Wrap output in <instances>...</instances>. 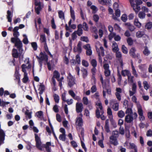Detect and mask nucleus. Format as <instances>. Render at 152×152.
<instances>
[{"mask_svg": "<svg viewBox=\"0 0 152 152\" xmlns=\"http://www.w3.org/2000/svg\"><path fill=\"white\" fill-rule=\"evenodd\" d=\"M34 135L36 147L38 149L42 151V148L41 145L42 142L41 141L40 138L37 134H35Z\"/></svg>", "mask_w": 152, "mask_h": 152, "instance_id": "2", "label": "nucleus"}, {"mask_svg": "<svg viewBox=\"0 0 152 152\" xmlns=\"http://www.w3.org/2000/svg\"><path fill=\"white\" fill-rule=\"evenodd\" d=\"M25 114L26 115V117L30 119L31 118V112H29L28 110H26L25 113Z\"/></svg>", "mask_w": 152, "mask_h": 152, "instance_id": "25", "label": "nucleus"}, {"mask_svg": "<svg viewBox=\"0 0 152 152\" xmlns=\"http://www.w3.org/2000/svg\"><path fill=\"white\" fill-rule=\"evenodd\" d=\"M28 80L29 78L28 76V75H24V77L22 79L23 82L24 83H27Z\"/></svg>", "mask_w": 152, "mask_h": 152, "instance_id": "41", "label": "nucleus"}, {"mask_svg": "<svg viewBox=\"0 0 152 152\" xmlns=\"http://www.w3.org/2000/svg\"><path fill=\"white\" fill-rule=\"evenodd\" d=\"M75 60L77 64H80V58L79 55L77 54L76 55Z\"/></svg>", "mask_w": 152, "mask_h": 152, "instance_id": "45", "label": "nucleus"}, {"mask_svg": "<svg viewBox=\"0 0 152 152\" xmlns=\"http://www.w3.org/2000/svg\"><path fill=\"white\" fill-rule=\"evenodd\" d=\"M115 56L120 64L121 67H122L123 66V64L122 56L121 52L118 51L115 53Z\"/></svg>", "mask_w": 152, "mask_h": 152, "instance_id": "5", "label": "nucleus"}, {"mask_svg": "<svg viewBox=\"0 0 152 152\" xmlns=\"http://www.w3.org/2000/svg\"><path fill=\"white\" fill-rule=\"evenodd\" d=\"M134 118L133 117L132 115L128 114L126 115L125 117V121L127 123H131L132 122Z\"/></svg>", "mask_w": 152, "mask_h": 152, "instance_id": "13", "label": "nucleus"}, {"mask_svg": "<svg viewBox=\"0 0 152 152\" xmlns=\"http://www.w3.org/2000/svg\"><path fill=\"white\" fill-rule=\"evenodd\" d=\"M110 120L111 123V125L113 126V128H116L117 125L116 123L115 122V121L113 119H110Z\"/></svg>", "mask_w": 152, "mask_h": 152, "instance_id": "54", "label": "nucleus"}, {"mask_svg": "<svg viewBox=\"0 0 152 152\" xmlns=\"http://www.w3.org/2000/svg\"><path fill=\"white\" fill-rule=\"evenodd\" d=\"M112 135L111 136H113L114 137L117 138L118 137L119 134L117 131H113L112 132Z\"/></svg>", "mask_w": 152, "mask_h": 152, "instance_id": "43", "label": "nucleus"}, {"mask_svg": "<svg viewBox=\"0 0 152 152\" xmlns=\"http://www.w3.org/2000/svg\"><path fill=\"white\" fill-rule=\"evenodd\" d=\"M125 113L126 114H128L129 115H132L133 113L132 109L129 107L127 108L126 111Z\"/></svg>", "mask_w": 152, "mask_h": 152, "instance_id": "40", "label": "nucleus"}, {"mask_svg": "<svg viewBox=\"0 0 152 152\" xmlns=\"http://www.w3.org/2000/svg\"><path fill=\"white\" fill-rule=\"evenodd\" d=\"M51 26L53 29H55L56 28V26L55 24L54 18H53L51 20Z\"/></svg>", "mask_w": 152, "mask_h": 152, "instance_id": "51", "label": "nucleus"}, {"mask_svg": "<svg viewBox=\"0 0 152 152\" xmlns=\"http://www.w3.org/2000/svg\"><path fill=\"white\" fill-rule=\"evenodd\" d=\"M118 115L119 117L122 118L124 116L125 113L124 111L121 110L118 112Z\"/></svg>", "mask_w": 152, "mask_h": 152, "instance_id": "44", "label": "nucleus"}, {"mask_svg": "<svg viewBox=\"0 0 152 152\" xmlns=\"http://www.w3.org/2000/svg\"><path fill=\"white\" fill-rule=\"evenodd\" d=\"M130 146L128 148L129 149H134V151L135 150H136L137 149V146L135 145V144L134 143H129Z\"/></svg>", "mask_w": 152, "mask_h": 152, "instance_id": "33", "label": "nucleus"}, {"mask_svg": "<svg viewBox=\"0 0 152 152\" xmlns=\"http://www.w3.org/2000/svg\"><path fill=\"white\" fill-rule=\"evenodd\" d=\"M81 71L82 72V77L84 79H85L88 75L87 71L86 69L83 68Z\"/></svg>", "mask_w": 152, "mask_h": 152, "instance_id": "23", "label": "nucleus"}, {"mask_svg": "<svg viewBox=\"0 0 152 152\" xmlns=\"http://www.w3.org/2000/svg\"><path fill=\"white\" fill-rule=\"evenodd\" d=\"M19 67L15 66V72L14 74V77L17 80L20 78V75L19 73Z\"/></svg>", "mask_w": 152, "mask_h": 152, "instance_id": "14", "label": "nucleus"}, {"mask_svg": "<svg viewBox=\"0 0 152 152\" xmlns=\"http://www.w3.org/2000/svg\"><path fill=\"white\" fill-rule=\"evenodd\" d=\"M90 63L93 67H96L97 66V62L96 59H92Z\"/></svg>", "mask_w": 152, "mask_h": 152, "instance_id": "32", "label": "nucleus"}, {"mask_svg": "<svg viewBox=\"0 0 152 152\" xmlns=\"http://www.w3.org/2000/svg\"><path fill=\"white\" fill-rule=\"evenodd\" d=\"M139 5L135 4L133 6H132L133 7L134 11L137 14L140 10V8Z\"/></svg>", "mask_w": 152, "mask_h": 152, "instance_id": "19", "label": "nucleus"}, {"mask_svg": "<svg viewBox=\"0 0 152 152\" xmlns=\"http://www.w3.org/2000/svg\"><path fill=\"white\" fill-rule=\"evenodd\" d=\"M59 138L60 140L63 141H65L66 139L65 134H60Z\"/></svg>", "mask_w": 152, "mask_h": 152, "instance_id": "39", "label": "nucleus"}, {"mask_svg": "<svg viewBox=\"0 0 152 152\" xmlns=\"http://www.w3.org/2000/svg\"><path fill=\"white\" fill-rule=\"evenodd\" d=\"M60 75L59 72L56 70H55L53 72V75L52 77L56 78L57 80L59 79Z\"/></svg>", "mask_w": 152, "mask_h": 152, "instance_id": "21", "label": "nucleus"}, {"mask_svg": "<svg viewBox=\"0 0 152 152\" xmlns=\"http://www.w3.org/2000/svg\"><path fill=\"white\" fill-rule=\"evenodd\" d=\"M121 20L124 22H126L127 19V16L126 14H123L121 17Z\"/></svg>", "mask_w": 152, "mask_h": 152, "instance_id": "55", "label": "nucleus"}, {"mask_svg": "<svg viewBox=\"0 0 152 152\" xmlns=\"http://www.w3.org/2000/svg\"><path fill=\"white\" fill-rule=\"evenodd\" d=\"M44 44V49L45 50V51L48 54V55L50 56L51 58H52L53 57V56L51 53L49 51L47 43H45V44Z\"/></svg>", "mask_w": 152, "mask_h": 152, "instance_id": "17", "label": "nucleus"}, {"mask_svg": "<svg viewBox=\"0 0 152 152\" xmlns=\"http://www.w3.org/2000/svg\"><path fill=\"white\" fill-rule=\"evenodd\" d=\"M83 101L84 104L86 105L88 104V100L87 97H83Z\"/></svg>", "mask_w": 152, "mask_h": 152, "instance_id": "57", "label": "nucleus"}, {"mask_svg": "<svg viewBox=\"0 0 152 152\" xmlns=\"http://www.w3.org/2000/svg\"><path fill=\"white\" fill-rule=\"evenodd\" d=\"M110 143L115 146L118 144L117 138L114 137L113 136H110Z\"/></svg>", "mask_w": 152, "mask_h": 152, "instance_id": "9", "label": "nucleus"}, {"mask_svg": "<svg viewBox=\"0 0 152 152\" xmlns=\"http://www.w3.org/2000/svg\"><path fill=\"white\" fill-rule=\"evenodd\" d=\"M39 56H36V58H37L39 60V62L40 64V66H42V62L43 61H45L46 62H47L48 61V56L46 54L45 52L43 53L41 52L39 55Z\"/></svg>", "mask_w": 152, "mask_h": 152, "instance_id": "1", "label": "nucleus"}, {"mask_svg": "<svg viewBox=\"0 0 152 152\" xmlns=\"http://www.w3.org/2000/svg\"><path fill=\"white\" fill-rule=\"evenodd\" d=\"M17 49L15 48H13L12 50V56L14 58H18L19 57V54Z\"/></svg>", "mask_w": 152, "mask_h": 152, "instance_id": "12", "label": "nucleus"}, {"mask_svg": "<svg viewBox=\"0 0 152 152\" xmlns=\"http://www.w3.org/2000/svg\"><path fill=\"white\" fill-rule=\"evenodd\" d=\"M109 120L108 119H107L106 120L105 124L104 127L105 131L107 133H109L110 132V130L109 128Z\"/></svg>", "mask_w": 152, "mask_h": 152, "instance_id": "15", "label": "nucleus"}, {"mask_svg": "<svg viewBox=\"0 0 152 152\" xmlns=\"http://www.w3.org/2000/svg\"><path fill=\"white\" fill-rule=\"evenodd\" d=\"M96 105L99 107V108L101 110V113L103 114L104 113V111L103 109V107L102 106V104L101 102L98 103V104L96 103Z\"/></svg>", "mask_w": 152, "mask_h": 152, "instance_id": "47", "label": "nucleus"}, {"mask_svg": "<svg viewBox=\"0 0 152 152\" xmlns=\"http://www.w3.org/2000/svg\"><path fill=\"white\" fill-rule=\"evenodd\" d=\"M35 5L36 6H38L37 7H35V11L37 15H39L40 13V11L42 9L41 2H39L38 3H35Z\"/></svg>", "mask_w": 152, "mask_h": 152, "instance_id": "10", "label": "nucleus"}, {"mask_svg": "<svg viewBox=\"0 0 152 152\" xmlns=\"http://www.w3.org/2000/svg\"><path fill=\"white\" fill-rule=\"evenodd\" d=\"M77 51L78 52L80 53L82 52V48L81 47V42H79L78 43L77 45Z\"/></svg>", "mask_w": 152, "mask_h": 152, "instance_id": "38", "label": "nucleus"}, {"mask_svg": "<svg viewBox=\"0 0 152 152\" xmlns=\"http://www.w3.org/2000/svg\"><path fill=\"white\" fill-rule=\"evenodd\" d=\"M119 104L118 103H114L113 106V109L115 111H117L118 110Z\"/></svg>", "mask_w": 152, "mask_h": 152, "instance_id": "46", "label": "nucleus"}, {"mask_svg": "<svg viewBox=\"0 0 152 152\" xmlns=\"http://www.w3.org/2000/svg\"><path fill=\"white\" fill-rule=\"evenodd\" d=\"M150 52L148 50L147 47L145 46V49L143 51V54L145 56H148L150 53Z\"/></svg>", "mask_w": 152, "mask_h": 152, "instance_id": "31", "label": "nucleus"}, {"mask_svg": "<svg viewBox=\"0 0 152 152\" xmlns=\"http://www.w3.org/2000/svg\"><path fill=\"white\" fill-rule=\"evenodd\" d=\"M127 77L128 82L130 83H133L134 77L131 76L130 73L128 75Z\"/></svg>", "mask_w": 152, "mask_h": 152, "instance_id": "29", "label": "nucleus"}, {"mask_svg": "<svg viewBox=\"0 0 152 152\" xmlns=\"http://www.w3.org/2000/svg\"><path fill=\"white\" fill-rule=\"evenodd\" d=\"M36 114H38L37 116L39 118H41V117L43 116V112L42 111H38L37 112Z\"/></svg>", "mask_w": 152, "mask_h": 152, "instance_id": "59", "label": "nucleus"}, {"mask_svg": "<svg viewBox=\"0 0 152 152\" xmlns=\"http://www.w3.org/2000/svg\"><path fill=\"white\" fill-rule=\"evenodd\" d=\"M100 112L98 108H97L96 111V116L97 118H99L100 117Z\"/></svg>", "mask_w": 152, "mask_h": 152, "instance_id": "63", "label": "nucleus"}, {"mask_svg": "<svg viewBox=\"0 0 152 152\" xmlns=\"http://www.w3.org/2000/svg\"><path fill=\"white\" fill-rule=\"evenodd\" d=\"M152 27V23L151 22H148L147 23L145 26V28L147 29H150Z\"/></svg>", "mask_w": 152, "mask_h": 152, "instance_id": "28", "label": "nucleus"}, {"mask_svg": "<svg viewBox=\"0 0 152 152\" xmlns=\"http://www.w3.org/2000/svg\"><path fill=\"white\" fill-rule=\"evenodd\" d=\"M127 42L129 46H131L133 45V41L132 38L129 37L127 39Z\"/></svg>", "mask_w": 152, "mask_h": 152, "instance_id": "35", "label": "nucleus"}, {"mask_svg": "<svg viewBox=\"0 0 152 152\" xmlns=\"http://www.w3.org/2000/svg\"><path fill=\"white\" fill-rule=\"evenodd\" d=\"M82 64L83 66L86 67H87L89 66L88 62L84 60H83L82 61Z\"/></svg>", "mask_w": 152, "mask_h": 152, "instance_id": "53", "label": "nucleus"}, {"mask_svg": "<svg viewBox=\"0 0 152 152\" xmlns=\"http://www.w3.org/2000/svg\"><path fill=\"white\" fill-rule=\"evenodd\" d=\"M99 145L102 148H104V144H103V140H99L98 142Z\"/></svg>", "mask_w": 152, "mask_h": 152, "instance_id": "62", "label": "nucleus"}, {"mask_svg": "<svg viewBox=\"0 0 152 152\" xmlns=\"http://www.w3.org/2000/svg\"><path fill=\"white\" fill-rule=\"evenodd\" d=\"M108 12L110 14H112V18L113 19H114L115 20H118L117 18L115 17V16L114 15V14L113 13V9L110 7H109L108 9Z\"/></svg>", "mask_w": 152, "mask_h": 152, "instance_id": "24", "label": "nucleus"}, {"mask_svg": "<svg viewBox=\"0 0 152 152\" xmlns=\"http://www.w3.org/2000/svg\"><path fill=\"white\" fill-rule=\"evenodd\" d=\"M67 79L68 85L70 87H72L75 84V78L72 75L71 73H69V75L67 77Z\"/></svg>", "mask_w": 152, "mask_h": 152, "instance_id": "3", "label": "nucleus"}, {"mask_svg": "<svg viewBox=\"0 0 152 152\" xmlns=\"http://www.w3.org/2000/svg\"><path fill=\"white\" fill-rule=\"evenodd\" d=\"M40 40L42 43L43 42L44 44L46 43V38L45 34H42L40 36Z\"/></svg>", "mask_w": 152, "mask_h": 152, "instance_id": "27", "label": "nucleus"}, {"mask_svg": "<svg viewBox=\"0 0 152 152\" xmlns=\"http://www.w3.org/2000/svg\"><path fill=\"white\" fill-rule=\"evenodd\" d=\"M113 45L115 46L114 48H113V52L114 53H116V52L118 51L119 49L118 47L117 44L115 42V43H113Z\"/></svg>", "mask_w": 152, "mask_h": 152, "instance_id": "26", "label": "nucleus"}, {"mask_svg": "<svg viewBox=\"0 0 152 152\" xmlns=\"http://www.w3.org/2000/svg\"><path fill=\"white\" fill-rule=\"evenodd\" d=\"M143 84L144 88L145 89L147 90L149 88V86L147 81H144L143 82Z\"/></svg>", "mask_w": 152, "mask_h": 152, "instance_id": "52", "label": "nucleus"}, {"mask_svg": "<svg viewBox=\"0 0 152 152\" xmlns=\"http://www.w3.org/2000/svg\"><path fill=\"white\" fill-rule=\"evenodd\" d=\"M121 12L119 9H117L115 11V15L116 17H119L120 15Z\"/></svg>", "mask_w": 152, "mask_h": 152, "instance_id": "56", "label": "nucleus"}, {"mask_svg": "<svg viewBox=\"0 0 152 152\" xmlns=\"http://www.w3.org/2000/svg\"><path fill=\"white\" fill-rule=\"evenodd\" d=\"M104 73L106 77H108L110 75V71L109 69L104 70Z\"/></svg>", "mask_w": 152, "mask_h": 152, "instance_id": "61", "label": "nucleus"}, {"mask_svg": "<svg viewBox=\"0 0 152 152\" xmlns=\"http://www.w3.org/2000/svg\"><path fill=\"white\" fill-rule=\"evenodd\" d=\"M70 8L71 17L72 19L74 20H75V15L74 11L72 9V7L71 6H70Z\"/></svg>", "mask_w": 152, "mask_h": 152, "instance_id": "20", "label": "nucleus"}, {"mask_svg": "<svg viewBox=\"0 0 152 152\" xmlns=\"http://www.w3.org/2000/svg\"><path fill=\"white\" fill-rule=\"evenodd\" d=\"M12 16V13L11 12V11L8 10L7 12V18L8 22H11Z\"/></svg>", "mask_w": 152, "mask_h": 152, "instance_id": "11", "label": "nucleus"}, {"mask_svg": "<svg viewBox=\"0 0 152 152\" xmlns=\"http://www.w3.org/2000/svg\"><path fill=\"white\" fill-rule=\"evenodd\" d=\"M15 46L18 49L19 51L20 52L22 53V51H23L22 47L23 45L22 42L20 41V39L18 40L17 42L15 44Z\"/></svg>", "mask_w": 152, "mask_h": 152, "instance_id": "7", "label": "nucleus"}, {"mask_svg": "<svg viewBox=\"0 0 152 152\" xmlns=\"http://www.w3.org/2000/svg\"><path fill=\"white\" fill-rule=\"evenodd\" d=\"M144 34V32L141 31H138L136 33L137 37L139 38L142 37Z\"/></svg>", "mask_w": 152, "mask_h": 152, "instance_id": "22", "label": "nucleus"}, {"mask_svg": "<svg viewBox=\"0 0 152 152\" xmlns=\"http://www.w3.org/2000/svg\"><path fill=\"white\" fill-rule=\"evenodd\" d=\"M31 45L34 50H36L37 49V45L36 42H32L31 43Z\"/></svg>", "mask_w": 152, "mask_h": 152, "instance_id": "48", "label": "nucleus"}, {"mask_svg": "<svg viewBox=\"0 0 152 152\" xmlns=\"http://www.w3.org/2000/svg\"><path fill=\"white\" fill-rule=\"evenodd\" d=\"M121 50L122 52L125 54H127L128 53V49L124 45H123L121 47Z\"/></svg>", "mask_w": 152, "mask_h": 152, "instance_id": "30", "label": "nucleus"}, {"mask_svg": "<svg viewBox=\"0 0 152 152\" xmlns=\"http://www.w3.org/2000/svg\"><path fill=\"white\" fill-rule=\"evenodd\" d=\"M83 109V105L82 103L77 102L76 104V111L77 113H81Z\"/></svg>", "mask_w": 152, "mask_h": 152, "instance_id": "6", "label": "nucleus"}, {"mask_svg": "<svg viewBox=\"0 0 152 152\" xmlns=\"http://www.w3.org/2000/svg\"><path fill=\"white\" fill-rule=\"evenodd\" d=\"M136 50L135 47L132 48L129 50V54L131 56L134 58H137V59L139 58L140 57L139 54L137 53L136 54L135 52Z\"/></svg>", "mask_w": 152, "mask_h": 152, "instance_id": "4", "label": "nucleus"}, {"mask_svg": "<svg viewBox=\"0 0 152 152\" xmlns=\"http://www.w3.org/2000/svg\"><path fill=\"white\" fill-rule=\"evenodd\" d=\"M59 18L61 20L65 19L64 13L62 10H59L58 12Z\"/></svg>", "mask_w": 152, "mask_h": 152, "instance_id": "18", "label": "nucleus"}, {"mask_svg": "<svg viewBox=\"0 0 152 152\" xmlns=\"http://www.w3.org/2000/svg\"><path fill=\"white\" fill-rule=\"evenodd\" d=\"M134 24L138 28H140L141 26V24L138 21L137 19H135V20Z\"/></svg>", "mask_w": 152, "mask_h": 152, "instance_id": "37", "label": "nucleus"}, {"mask_svg": "<svg viewBox=\"0 0 152 152\" xmlns=\"http://www.w3.org/2000/svg\"><path fill=\"white\" fill-rule=\"evenodd\" d=\"M145 13L143 12H140L138 14L139 17L141 19H144L145 16Z\"/></svg>", "mask_w": 152, "mask_h": 152, "instance_id": "34", "label": "nucleus"}, {"mask_svg": "<svg viewBox=\"0 0 152 152\" xmlns=\"http://www.w3.org/2000/svg\"><path fill=\"white\" fill-rule=\"evenodd\" d=\"M116 35L115 33H111L110 34L109 36V39L110 40H111L112 39L115 37Z\"/></svg>", "mask_w": 152, "mask_h": 152, "instance_id": "64", "label": "nucleus"}, {"mask_svg": "<svg viewBox=\"0 0 152 152\" xmlns=\"http://www.w3.org/2000/svg\"><path fill=\"white\" fill-rule=\"evenodd\" d=\"M83 29L86 31H88V27L87 24L86 22H83Z\"/></svg>", "mask_w": 152, "mask_h": 152, "instance_id": "49", "label": "nucleus"}, {"mask_svg": "<svg viewBox=\"0 0 152 152\" xmlns=\"http://www.w3.org/2000/svg\"><path fill=\"white\" fill-rule=\"evenodd\" d=\"M19 39H20L19 38L16 37H12L11 38V41L12 43L15 44Z\"/></svg>", "mask_w": 152, "mask_h": 152, "instance_id": "58", "label": "nucleus"}, {"mask_svg": "<svg viewBox=\"0 0 152 152\" xmlns=\"http://www.w3.org/2000/svg\"><path fill=\"white\" fill-rule=\"evenodd\" d=\"M76 124L79 127H82L83 125V121L82 118L77 117L76 118Z\"/></svg>", "mask_w": 152, "mask_h": 152, "instance_id": "8", "label": "nucleus"}, {"mask_svg": "<svg viewBox=\"0 0 152 152\" xmlns=\"http://www.w3.org/2000/svg\"><path fill=\"white\" fill-rule=\"evenodd\" d=\"M53 97L55 102L56 103H58L59 100V97L58 95L56 94H54L53 95Z\"/></svg>", "mask_w": 152, "mask_h": 152, "instance_id": "36", "label": "nucleus"}, {"mask_svg": "<svg viewBox=\"0 0 152 152\" xmlns=\"http://www.w3.org/2000/svg\"><path fill=\"white\" fill-rule=\"evenodd\" d=\"M121 73L123 76L125 77L126 75L128 76V75L130 73V72L128 70H122L121 71Z\"/></svg>", "mask_w": 152, "mask_h": 152, "instance_id": "42", "label": "nucleus"}, {"mask_svg": "<svg viewBox=\"0 0 152 152\" xmlns=\"http://www.w3.org/2000/svg\"><path fill=\"white\" fill-rule=\"evenodd\" d=\"M93 18L94 20L96 22H97L98 21L99 19V16L96 14H94L93 16Z\"/></svg>", "mask_w": 152, "mask_h": 152, "instance_id": "50", "label": "nucleus"}, {"mask_svg": "<svg viewBox=\"0 0 152 152\" xmlns=\"http://www.w3.org/2000/svg\"><path fill=\"white\" fill-rule=\"evenodd\" d=\"M45 89V86L41 84L39 85V87L38 88V90L39 91V94L41 95L42 94Z\"/></svg>", "mask_w": 152, "mask_h": 152, "instance_id": "16", "label": "nucleus"}, {"mask_svg": "<svg viewBox=\"0 0 152 152\" xmlns=\"http://www.w3.org/2000/svg\"><path fill=\"white\" fill-rule=\"evenodd\" d=\"M137 112L139 115L143 114V111L141 107L138 108Z\"/></svg>", "mask_w": 152, "mask_h": 152, "instance_id": "60", "label": "nucleus"}]
</instances>
